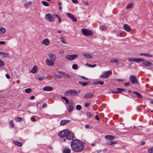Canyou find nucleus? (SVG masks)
<instances>
[{
  "instance_id": "nucleus-43",
  "label": "nucleus",
  "mask_w": 153,
  "mask_h": 153,
  "mask_svg": "<svg viewBox=\"0 0 153 153\" xmlns=\"http://www.w3.org/2000/svg\"><path fill=\"white\" fill-rule=\"evenodd\" d=\"M4 65V62L0 60V66H2Z\"/></svg>"
},
{
  "instance_id": "nucleus-28",
  "label": "nucleus",
  "mask_w": 153,
  "mask_h": 153,
  "mask_svg": "<svg viewBox=\"0 0 153 153\" xmlns=\"http://www.w3.org/2000/svg\"><path fill=\"white\" fill-rule=\"evenodd\" d=\"M6 31V30L4 27H1L0 28V34H2L4 33Z\"/></svg>"
},
{
  "instance_id": "nucleus-30",
  "label": "nucleus",
  "mask_w": 153,
  "mask_h": 153,
  "mask_svg": "<svg viewBox=\"0 0 153 153\" xmlns=\"http://www.w3.org/2000/svg\"><path fill=\"white\" fill-rule=\"evenodd\" d=\"M111 62L112 63H116L117 64H118L119 63V60L117 59H113L111 60Z\"/></svg>"
},
{
  "instance_id": "nucleus-53",
  "label": "nucleus",
  "mask_w": 153,
  "mask_h": 153,
  "mask_svg": "<svg viewBox=\"0 0 153 153\" xmlns=\"http://www.w3.org/2000/svg\"><path fill=\"white\" fill-rule=\"evenodd\" d=\"M31 120L32 121H35L36 120L35 118L34 117H31Z\"/></svg>"
},
{
  "instance_id": "nucleus-45",
  "label": "nucleus",
  "mask_w": 153,
  "mask_h": 153,
  "mask_svg": "<svg viewBox=\"0 0 153 153\" xmlns=\"http://www.w3.org/2000/svg\"><path fill=\"white\" fill-rule=\"evenodd\" d=\"M87 65L88 67H94L96 66V65H90L88 64H87Z\"/></svg>"
},
{
  "instance_id": "nucleus-63",
  "label": "nucleus",
  "mask_w": 153,
  "mask_h": 153,
  "mask_svg": "<svg viewBox=\"0 0 153 153\" xmlns=\"http://www.w3.org/2000/svg\"><path fill=\"white\" fill-rule=\"evenodd\" d=\"M145 143H146L145 142L143 141L141 143V145L142 146H143V145H144L145 144Z\"/></svg>"
},
{
  "instance_id": "nucleus-23",
  "label": "nucleus",
  "mask_w": 153,
  "mask_h": 153,
  "mask_svg": "<svg viewBox=\"0 0 153 153\" xmlns=\"http://www.w3.org/2000/svg\"><path fill=\"white\" fill-rule=\"evenodd\" d=\"M32 3V1H29L26 2L24 4V7L25 8H27L30 6L31 5Z\"/></svg>"
},
{
  "instance_id": "nucleus-7",
  "label": "nucleus",
  "mask_w": 153,
  "mask_h": 153,
  "mask_svg": "<svg viewBox=\"0 0 153 153\" xmlns=\"http://www.w3.org/2000/svg\"><path fill=\"white\" fill-rule=\"evenodd\" d=\"M128 60L130 62L133 61L136 62H138L140 61H144L145 59L140 58H130L128 59Z\"/></svg>"
},
{
  "instance_id": "nucleus-36",
  "label": "nucleus",
  "mask_w": 153,
  "mask_h": 153,
  "mask_svg": "<svg viewBox=\"0 0 153 153\" xmlns=\"http://www.w3.org/2000/svg\"><path fill=\"white\" fill-rule=\"evenodd\" d=\"M42 4L44 6H49V4L46 1H42Z\"/></svg>"
},
{
  "instance_id": "nucleus-38",
  "label": "nucleus",
  "mask_w": 153,
  "mask_h": 153,
  "mask_svg": "<svg viewBox=\"0 0 153 153\" xmlns=\"http://www.w3.org/2000/svg\"><path fill=\"white\" fill-rule=\"evenodd\" d=\"M72 68L74 70H76L77 69L78 66L76 64H74L72 65Z\"/></svg>"
},
{
  "instance_id": "nucleus-9",
  "label": "nucleus",
  "mask_w": 153,
  "mask_h": 153,
  "mask_svg": "<svg viewBox=\"0 0 153 153\" xmlns=\"http://www.w3.org/2000/svg\"><path fill=\"white\" fill-rule=\"evenodd\" d=\"M45 19L47 21L52 22L54 20V18L50 13H47L45 15Z\"/></svg>"
},
{
  "instance_id": "nucleus-31",
  "label": "nucleus",
  "mask_w": 153,
  "mask_h": 153,
  "mask_svg": "<svg viewBox=\"0 0 153 153\" xmlns=\"http://www.w3.org/2000/svg\"><path fill=\"white\" fill-rule=\"evenodd\" d=\"M117 143V142L114 141H110L107 143V144L109 145H112L113 144H116Z\"/></svg>"
},
{
  "instance_id": "nucleus-58",
  "label": "nucleus",
  "mask_w": 153,
  "mask_h": 153,
  "mask_svg": "<svg viewBox=\"0 0 153 153\" xmlns=\"http://www.w3.org/2000/svg\"><path fill=\"white\" fill-rule=\"evenodd\" d=\"M130 84V83L129 82H127L124 83V85L126 86H128Z\"/></svg>"
},
{
  "instance_id": "nucleus-54",
  "label": "nucleus",
  "mask_w": 153,
  "mask_h": 153,
  "mask_svg": "<svg viewBox=\"0 0 153 153\" xmlns=\"http://www.w3.org/2000/svg\"><path fill=\"white\" fill-rule=\"evenodd\" d=\"M80 77L82 78V79H85V80H88V78H86L85 77L83 76H81Z\"/></svg>"
},
{
  "instance_id": "nucleus-3",
  "label": "nucleus",
  "mask_w": 153,
  "mask_h": 153,
  "mask_svg": "<svg viewBox=\"0 0 153 153\" xmlns=\"http://www.w3.org/2000/svg\"><path fill=\"white\" fill-rule=\"evenodd\" d=\"M78 94L77 91L74 89L68 90L64 92V95L68 96H72L77 95Z\"/></svg>"
},
{
  "instance_id": "nucleus-32",
  "label": "nucleus",
  "mask_w": 153,
  "mask_h": 153,
  "mask_svg": "<svg viewBox=\"0 0 153 153\" xmlns=\"http://www.w3.org/2000/svg\"><path fill=\"white\" fill-rule=\"evenodd\" d=\"M86 115L87 116L88 118H91L92 117V115L89 112H87L86 113Z\"/></svg>"
},
{
  "instance_id": "nucleus-49",
  "label": "nucleus",
  "mask_w": 153,
  "mask_h": 153,
  "mask_svg": "<svg viewBox=\"0 0 153 153\" xmlns=\"http://www.w3.org/2000/svg\"><path fill=\"white\" fill-rule=\"evenodd\" d=\"M90 103H85V107L86 108H87L90 106Z\"/></svg>"
},
{
  "instance_id": "nucleus-11",
  "label": "nucleus",
  "mask_w": 153,
  "mask_h": 153,
  "mask_svg": "<svg viewBox=\"0 0 153 153\" xmlns=\"http://www.w3.org/2000/svg\"><path fill=\"white\" fill-rule=\"evenodd\" d=\"M94 96V94L92 93H88L85 94L83 96V97L85 99H88L93 97Z\"/></svg>"
},
{
  "instance_id": "nucleus-56",
  "label": "nucleus",
  "mask_w": 153,
  "mask_h": 153,
  "mask_svg": "<svg viewBox=\"0 0 153 153\" xmlns=\"http://www.w3.org/2000/svg\"><path fill=\"white\" fill-rule=\"evenodd\" d=\"M5 42L2 41H0V45H5Z\"/></svg>"
},
{
  "instance_id": "nucleus-8",
  "label": "nucleus",
  "mask_w": 153,
  "mask_h": 153,
  "mask_svg": "<svg viewBox=\"0 0 153 153\" xmlns=\"http://www.w3.org/2000/svg\"><path fill=\"white\" fill-rule=\"evenodd\" d=\"M129 80L133 84L137 83V82L136 76L134 75H131L130 76Z\"/></svg>"
},
{
  "instance_id": "nucleus-41",
  "label": "nucleus",
  "mask_w": 153,
  "mask_h": 153,
  "mask_svg": "<svg viewBox=\"0 0 153 153\" xmlns=\"http://www.w3.org/2000/svg\"><path fill=\"white\" fill-rule=\"evenodd\" d=\"M81 108V106L80 105H78L76 106V108L78 110H80Z\"/></svg>"
},
{
  "instance_id": "nucleus-18",
  "label": "nucleus",
  "mask_w": 153,
  "mask_h": 153,
  "mask_svg": "<svg viewBox=\"0 0 153 153\" xmlns=\"http://www.w3.org/2000/svg\"><path fill=\"white\" fill-rule=\"evenodd\" d=\"M70 122V120H63L61 121L60 125L63 126L65 125L66 123H68Z\"/></svg>"
},
{
  "instance_id": "nucleus-29",
  "label": "nucleus",
  "mask_w": 153,
  "mask_h": 153,
  "mask_svg": "<svg viewBox=\"0 0 153 153\" xmlns=\"http://www.w3.org/2000/svg\"><path fill=\"white\" fill-rule=\"evenodd\" d=\"M9 125L10 127L11 128H13L14 127V124L13 120H12L10 121Z\"/></svg>"
},
{
  "instance_id": "nucleus-55",
  "label": "nucleus",
  "mask_w": 153,
  "mask_h": 153,
  "mask_svg": "<svg viewBox=\"0 0 153 153\" xmlns=\"http://www.w3.org/2000/svg\"><path fill=\"white\" fill-rule=\"evenodd\" d=\"M64 76L68 78H70V75L68 74H65V75Z\"/></svg>"
},
{
  "instance_id": "nucleus-20",
  "label": "nucleus",
  "mask_w": 153,
  "mask_h": 153,
  "mask_svg": "<svg viewBox=\"0 0 153 153\" xmlns=\"http://www.w3.org/2000/svg\"><path fill=\"white\" fill-rule=\"evenodd\" d=\"M42 43L45 45H48L49 44V40L48 39H44L42 41Z\"/></svg>"
},
{
  "instance_id": "nucleus-42",
  "label": "nucleus",
  "mask_w": 153,
  "mask_h": 153,
  "mask_svg": "<svg viewBox=\"0 0 153 153\" xmlns=\"http://www.w3.org/2000/svg\"><path fill=\"white\" fill-rule=\"evenodd\" d=\"M148 152H149L148 153H153V147L149 149L148 150Z\"/></svg>"
},
{
  "instance_id": "nucleus-48",
  "label": "nucleus",
  "mask_w": 153,
  "mask_h": 153,
  "mask_svg": "<svg viewBox=\"0 0 153 153\" xmlns=\"http://www.w3.org/2000/svg\"><path fill=\"white\" fill-rule=\"evenodd\" d=\"M58 72L60 74L62 75L63 76H64L65 75V73L64 72L62 71H59Z\"/></svg>"
},
{
  "instance_id": "nucleus-57",
  "label": "nucleus",
  "mask_w": 153,
  "mask_h": 153,
  "mask_svg": "<svg viewBox=\"0 0 153 153\" xmlns=\"http://www.w3.org/2000/svg\"><path fill=\"white\" fill-rule=\"evenodd\" d=\"M95 118L97 120H100V119H99V117H98V115H96L95 116Z\"/></svg>"
},
{
  "instance_id": "nucleus-13",
  "label": "nucleus",
  "mask_w": 153,
  "mask_h": 153,
  "mask_svg": "<svg viewBox=\"0 0 153 153\" xmlns=\"http://www.w3.org/2000/svg\"><path fill=\"white\" fill-rule=\"evenodd\" d=\"M54 62L52 61H50V60L48 59H46L45 60V63L46 64L49 66H52L54 65Z\"/></svg>"
},
{
  "instance_id": "nucleus-27",
  "label": "nucleus",
  "mask_w": 153,
  "mask_h": 153,
  "mask_svg": "<svg viewBox=\"0 0 153 153\" xmlns=\"http://www.w3.org/2000/svg\"><path fill=\"white\" fill-rule=\"evenodd\" d=\"M140 55L148 57H152V55L147 53H140Z\"/></svg>"
},
{
  "instance_id": "nucleus-24",
  "label": "nucleus",
  "mask_w": 153,
  "mask_h": 153,
  "mask_svg": "<svg viewBox=\"0 0 153 153\" xmlns=\"http://www.w3.org/2000/svg\"><path fill=\"white\" fill-rule=\"evenodd\" d=\"M37 66H34L31 70V72H32L33 73H36L37 72Z\"/></svg>"
},
{
  "instance_id": "nucleus-47",
  "label": "nucleus",
  "mask_w": 153,
  "mask_h": 153,
  "mask_svg": "<svg viewBox=\"0 0 153 153\" xmlns=\"http://www.w3.org/2000/svg\"><path fill=\"white\" fill-rule=\"evenodd\" d=\"M97 84H100L101 85H103L104 82L103 81H97Z\"/></svg>"
},
{
  "instance_id": "nucleus-2",
  "label": "nucleus",
  "mask_w": 153,
  "mask_h": 153,
  "mask_svg": "<svg viewBox=\"0 0 153 153\" xmlns=\"http://www.w3.org/2000/svg\"><path fill=\"white\" fill-rule=\"evenodd\" d=\"M58 136L61 138H63L64 141H66L65 138L69 140H73L74 138L73 134L67 129L60 132L58 134Z\"/></svg>"
},
{
  "instance_id": "nucleus-1",
  "label": "nucleus",
  "mask_w": 153,
  "mask_h": 153,
  "mask_svg": "<svg viewBox=\"0 0 153 153\" xmlns=\"http://www.w3.org/2000/svg\"><path fill=\"white\" fill-rule=\"evenodd\" d=\"M71 146L72 150L76 152H81L84 148V145L82 142L77 139H74L72 141Z\"/></svg>"
},
{
  "instance_id": "nucleus-14",
  "label": "nucleus",
  "mask_w": 153,
  "mask_h": 153,
  "mask_svg": "<svg viewBox=\"0 0 153 153\" xmlns=\"http://www.w3.org/2000/svg\"><path fill=\"white\" fill-rule=\"evenodd\" d=\"M69 106L68 109V112L70 113L72 111L74 108L73 102L72 101L69 102Z\"/></svg>"
},
{
  "instance_id": "nucleus-44",
  "label": "nucleus",
  "mask_w": 153,
  "mask_h": 153,
  "mask_svg": "<svg viewBox=\"0 0 153 153\" xmlns=\"http://www.w3.org/2000/svg\"><path fill=\"white\" fill-rule=\"evenodd\" d=\"M137 97H138V98H142V96L141 94L140 93H138L137 95Z\"/></svg>"
},
{
  "instance_id": "nucleus-17",
  "label": "nucleus",
  "mask_w": 153,
  "mask_h": 153,
  "mask_svg": "<svg viewBox=\"0 0 153 153\" xmlns=\"http://www.w3.org/2000/svg\"><path fill=\"white\" fill-rule=\"evenodd\" d=\"M53 89V88L49 86H45L43 88V90L46 91H51Z\"/></svg>"
},
{
  "instance_id": "nucleus-52",
  "label": "nucleus",
  "mask_w": 153,
  "mask_h": 153,
  "mask_svg": "<svg viewBox=\"0 0 153 153\" xmlns=\"http://www.w3.org/2000/svg\"><path fill=\"white\" fill-rule=\"evenodd\" d=\"M72 2L75 4H77L78 1L77 0H72Z\"/></svg>"
},
{
  "instance_id": "nucleus-4",
  "label": "nucleus",
  "mask_w": 153,
  "mask_h": 153,
  "mask_svg": "<svg viewBox=\"0 0 153 153\" xmlns=\"http://www.w3.org/2000/svg\"><path fill=\"white\" fill-rule=\"evenodd\" d=\"M81 31L83 34L85 36H91L93 35V31L89 30H88L86 28L82 29Z\"/></svg>"
},
{
  "instance_id": "nucleus-61",
  "label": "nucleus",
  "mask_w": 153,
  "mask_h": 153,
  "mask_svg": "<svg viewBox=\"0 0 153 153\" xmlns=\"http://www.w3.org/2000/svg\"><path fill=\"white\" fill-rule=\"evenodd\" d=\"M64 52L63 51H60L59 53L60 54H63L64 53Z\"/></svg>"
},
{
  "instance_id": "nucleus-21",
  "label": "nucleus",
  "mask_w": 153,
  "mask_h": 153,
  "mask_svg": "<svg viewBox=\"0 0 153 153\" xmlns=\"http://www.w3.org/2000/svg\"><path fill=\"white\" fill-rule=\"evenodd\" d=\"M117 91L112 92V93L113 94L120 93H121L122 91H125L124 89L120 88H117Z\"/></svg>"
},
{
  "instance_id": "nucleus-64",
  "label": "nucleus",
  "mask_w": 153,
  "mask_h": 153,
  "mask_svg": "<svg viewBox=\"0 0 153 153\" xmlns=\"http://www.w3.org/2000/svg\"><path fill=\"white\" fill-rule=\"evenodd\" d=\"M58 5L60 6H61L62 5V2H59L58 3Z\"/></svg>"
},
{
  "instance_id": "nucleus-16",
  "label": "nucleus",
  "mask_w": 153,
  "mask_h": 153,
  "mask_svg": "<svg viewBox=\"0 0 153 153\" xmlns=\"http://www.w3.org/2000/svg\"><path fill=\"white\" fill-rule=\"evenodd\" d=\"M143 64L146 66L149 67L150 66L153 65L152 63L151 62H149L145 60L144 61H143Z\"/></svg>"
},
{
  "instance_id": "nucleus-50",
  "label": "nucleus",
  "mask_w": 153,
  "mask_h": 153,
  "mask_svg": "<svg viewBox=\"0 0 153 153\" xmlns=\"http://www.w3.org/2000/svg\"><path fill=\"white\" fill-rule=\"evenodd\" d=\"M55 76L56 77L58 78H61L62 77V76L56 74L55 75Z\"/></svg>"
},
{
  "instance_id": "nucleus-33",
  "label": "nucleus",
  "mask_w": 153,
  "mask_h": 153,
  "mask_svg": "<svg viewBox=\"0 0 153 153\" xmlns=\"http://www.w3.org/2000/svg\"><path fill=\"white\" fill-rule=\"evenodd\" d=\"M79 83L81 84L83 86H85L88 84V83L87 82H82L81 81H79Z\"/></svg>"
},
{
  "instance_id": "nucleus-37",
  "label": "nucleus",
  "mask_w": 153,
  "mask_h": 153,
  "mask_svg": "<svg viewBox=\"0 0 153 153\" xmlns=\"http://www.w3.org/2000/svg\"><path fill=\"white\" fill-rule=\"evenodd\" d=\"M2 55L4 57H7L8 56V53H3Z\"/></svg>"
},
{
  "instance_id": "nucleus-39",
  "label": "nucleus",
  "mask_w": 153,
  "mask_h": 153,
  "mask_svg": "<svg viewBox=\"0 0 153 153\" xmlns=\"http://www.w3.org/2000/svg\"><path fill=\"white\" fill-rule=\"evenodd\" d=\"M132 6V3H130L128 4L126 7V9H129L131 8Z\"/></svg>"
},
{
  "instance_id": "nucleus-19",
  "label": "nucleus",
  "mask_w": 153,
  "mask_h": 153,
  "mask_svg": "<svg viewBox=\"0 0 153 153\" xmlns=\"http://www.w3.org/2000/svg\"><path fill=\"white\" fill-rule=\"evenodd\" d=\"M105 139L107 140H113L115 138V137L112 136V135H107L105 136Z\"/></svg>"
},
{
  "instance_id": "nucleus-62",
  "label": "nucleus",
  "mask_w": 153,
  "mask_h": 153,
  "mask_svg": "<svg viewBox=\"0 0 153 153\" xmlns=\"http://www.w3.org/2000/svg\"><path fill=\"white\" fill-rule=\"evenodd\" d=\"M35 96H32L30 97V99L31 100L34 99L35 98Z\"/></svg>"
},
{
  "instance_id": "nucleus-22",
  "label": "nucleus",
  "mask_w": 153,
  "mask_h": 153,
  "mask_svg": "<svg viewBox=\"0 0 153 153\" xmlns=\"http://www.w3.org/2000/svg\"><path fill=\"white\" fill-rule=\"evenodd\" d=\"M13 143L14 144L18 146L19 147H21L22 145V143L21 142L17 141L16 140L14 141H13Z\"/></svg>"
},
{
  "instance_id": "nucleus-40",
  "label": "nucleus",
  "mask_w": 153,
  "mask_h": 153,
  "mask_svg": "<svg viewBox=\"0 0 153 153\" xmlns=\"http://www.w3.org/2000/svg\"><path fill=\"white\" fill-rule=\"evenodd\" d=\"M21 118L20 117H18L15 119V121L17 122L20 121L21 120Z\"/></svg>"
},
{
  "instance_id": "nucleus-5",
  "label": "nucleus",
  "mask_w": 153,
  "mask_h": 153,
  "mask_svg": "<svg viewBox=\"0 0 153 153\" xmlns=\"http://www.w3.org/2000/svg\"><path fill=\"white\" fill-rule=\"evenodd\" d=\"M111 70H110L103 72L100 77L105 79L108 78L109 77V74L111 73Z\"/></svg>"
},
{
  "instance_id": "nucleus-26",
  "label": "nucleus",
  "mask_w": 153,
  "mask_h": 153,
  "mask_svg": "<svg viewBox=\"0 0 153 153\" xmlns=\"http://www.w3.org/2000/svg\"><path fill=\"white\" fill-rule=\"evenodd\" d=\"M71 150L69 148H65L64 149L63 153H70Z\"/></svg>"
},
{
  "instance_id": "nucleus-46",
  "label": "nucleus",
  "mask_w": 153,
  "mask_h": 153,
  "mask_svg": "<svg viewBox=\"0 0 153 153\" xmlns=\"http://www.w3.org/2000/svg\"><path fill=\"white\" fill-rule=\"evenodd\" d=\"M61 41L64 44H66V43L65 40L63 38H61Z\"/></svg>"
},
{
  "instance_id": "nucleus-35",
  "label": "nucleus",
  "mask_w": 153,
  "mask_h": 153,
  "mask_svg": "<svg viewBox=\"0 0 153 153\" xmlns=\"http://www.w3.org/2000/svg\"><path fill=\"white\" fill-rule=\"evenodd\" d=\"M32 89L30 88H27L25 89V92L27 93H29L31 92Z\"/></svg>"
},
{
  "instance_id": "nucleus-12",
  "label": "nucleus",
  "mask_w": 153,
  "mask_h": 153,
  "mask_svg": "<svg viewBox=\"0 0 153 153\" xmlns=\"http://www.w3.org/2000/svg\"><path fill=\"white\" fill-rule=\"evenodd\" d=\"M48 56L51 61L54 62L55 61L56 58V56L55 55L51 53H50L48 54Z\"/></svg>"
},
{
  "instance_id": "nucleus-15",
  "label": "nucleus",
  "mask_w": 153,
  "mask_h": 153,
  "mask_svg": "<svg viewBox=\"0 0 153 153\" xmlns=\"http://www.w3.org/2000/svg\"><path fill=\"white\" fill-rule=\"evenodd\" d=\"M123 29L126 31L129 32L131 30V28L128 25L126 24H124L123 26Z\"/></svg>"
},
{
  "instance_id": "nucleus-25",
  "label": "nucleus",
  "mask_w": 153,
  "mask_h": 153,
  "mask_svg": "<svg viewBox=\"0 0 153 153\" xmlns=\"http://www.w3.org/2000/svg\"><path fill=\"white\" fill-rule=\"evenodd\" d=\"M82 55H83V56L89 59H91L93 58L92 56L90 54L84 53Z\"/></svg>"
},
{
  "instance_id": "nucleus-59",
  "label": "nucleus",
  "mask_w": 153,
  "mask_h": 153,
  "mask_svg": "<svg viewBox=\"0 0 153 153\" xmlns=\"http://www.w3.org/2000/svg\"><path fill=\"white\" fill-rule=\"evenodd\" d=\"M46 104L45 103H44L42 105V107L43 108H45L46 107Z\"/></svg>"
},
{
  "instance_id": "nucleus-51",
  "label": "nucleus",
  "mask_w": 153,
  "mask_h": 153,
  "mask_svg": "<svg viewBox=\"0 0 153 153\" xmlns=\"http://www.w3.org/2000/svg\"><path fill=\"white\" fill-rule=\"evenodd\" d=\"M5 76H6V77L7 79H10V76H9V74H6Z\"/></svg>"
},
{
  "instance_id": "nucleus-34",
  "label": "nucleus",
  "mask_w": 153,
  "mask_h": 153,
  "mask_svg": "<svg viewBox=\"0 0 153 153\" xmlns=\"http://www.w3.org/2000/svg\"><path fill=\"white\" fill-rule=\"evenodd\" d=\"M61 98L64 99L65 100L66 104H68L69 100L65 97H62Z\"/></svg>"
},
{
  "instance_id": "nucleus-10",
  "label": "nucleus",
  "mask_w": 153,
  "mask_h": 153,
  "mask_svg": "<svg viewBox=\"0 0 153 153\" xmlns=\"http://www.w3.org/2000/svg\"><path fill=\"white\" fill-rule=\"evenodd\" d=\"M66 15L70 19H71L74 22H76L77 21V19L74 16L69 13H66Z\"/></svg>"
},
{
  "instance_id": "nucleus-6",
  "label": "nucleus",
  "mask_w": 153,
  "mask_h": 153,
  "mask_svg": "<svg viewBox=\"0 0 153 153\" xmlns=\"http://www.w3.org/2000/svg\"><path fill=\"white\" fill-rule=\"evenodd\" d=\"M78 55L77 54H73V55H66L65 58L68 60L72 61L74 59H75L78 58Z\"/></svg>"
},
{
  "instance_id": "nucleus-60",
  "label": "nucleus",
  "mask_w": 153,
  "mask_h": 153,
  "mask_svg": "<svg viewBox=\"0 0 153 153\" xmlns=\"http://www.w3.org/2000/svg\"><path fill=\"white\" fill-rule=\"evenodd\" d=\"M85 127L86 128H88L89 127V126L88 124H86L85 125Z\"/></svg>"
}]
</instances>
